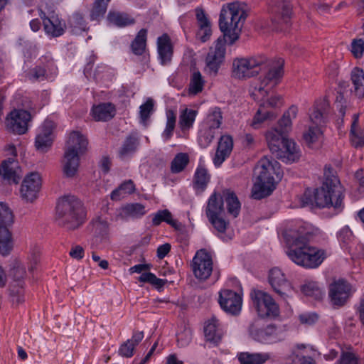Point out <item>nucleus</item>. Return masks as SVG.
<instances>
[{"label": "nucleus", "instance_id": "51", "mask_svg": "<svg viewBox=\"0 0 364 364\" xmlns=\"http://www.w3.org/2000/svg\"><path fill=\"white\" fill-rule=\"evenodd\" d=\"M138 280L140 282L149 283L158 290H161L167 282V280L159 279L151 272L142 273Z\"/></svg>", "mask_w": 364, "mask_h": 364}, {"label": "nucleus", "instance_id": "10", "mask_svg": "<svg viewBox=\"0 0 364 364\" xmlns=\"http://www.w3.org/2000/svg\"><path fill=\"white\" fill-rule=\"evenodd\" d=\"M268 280L273 291L281 299L287 301V299L291 296L293 287L282 271L277 267L271 269L269 272Z\"/></svg>", "mask_w": 364, "mask_h": 364}, {"label": "nucleus", "instance_id": "61", "mask_svg": "<svg viewBox=\"0 0 364 364\" xmlns=\"http://www.w3.org/2000/svg\"><path fill=\"white\" fill-rule=\"evenodd\" d=\"M192 339L191 331L189 329H185L177 334V343L180 347L187 346Z\"/></svg>", "mask_w": 364, "mask_h": 364}, {"label": "nucleus", "instance_id": "20", "mask_svg": "<svg viewBox=\"0 0 364 364\" xmlns=\"http://www.w3.org/2000/svg\"><path fill=\"white\" fill-rule=\"evenodd\" d=\"M328 104L326 100L319 99L315 101L309 112L310 121L313 124L322 127L327 122Z\"/></svg>", "mask_w": 364, "mask_h": 364}, {"label": "nucleus", "instance_id": "1", "mask_svg": "<svg viewBox=\"0 0 364 364\" xmlns=\"http://www.w3.org/2000/svg\"><path fill=\"white\" fill-rule=\"evenodd\" d=\"M246 13L238 1L224 4L220 10L219 28L223 33L211 47L205 58V71L215 76L225 60V44H234L240 38Z\"/></svg>", "mask_w": 364, "mask_h": 364}, {"label": "nucleus", "instance_id": "3", "mask_svg": "<svg viewBox=\"0 0 364 364\" xmlns=\"http://www.w3.org/2000/svg\"><path fill=\"white\" fill-rule=\"evenodd\" d=\"M310 233L304 228L289 230L284 233L287 245L286 253L299 266L306 269L319 267L326 257L325 250L309 245Z\"/></svg>", "mask_w": 364, "mask_h": 364}, {"label": "nucleus", "instance_id": "31", "mask_svg": "<svg viewBox=\"0 0 364 364\" xmlns=\"http://www.w3.org/2000/svg\"><path fill=\"white\" fill-rule=\"evenodd\" d=\"M223 197L226 203L228 212L234 218H236L240 211V203L236 194L230 189H226L223 191Z\"/></svg>", "mask_w": 364, "mask_h": 364}, {"label": "nucleus", "instance_id": "9", "mask_svg": "<svg viewBox=\"0 0 364 364\" xmlns=\"http://www.w3.org/2000/svg\"><path fill=\"white\" fill-rule=\"evenodd\" d=\"M31 119V115L29 112L21 109H15L6 117L5 125L9 132L21 135L27 132Z\"/></svg>", "mask_w": 364, "mask_h": 364}, {"label": "nucleus", "instance_id": "54", "mask_svg": "<svg viewBox=\"0 0 364 364\" xmlns=\"http://www.w3.org/2000/svg\"><path fill=\"white\" fill-rule=\"evenodd\" d=\"M222 121L223 115L220 108L214 107L209 112L202 123H207V124L220 128Z\"/></svg>", "mask_w": 364, "mask_h": 364}, {"label": "nucleus", "instance_id": "59", "mask_svg": "<svg viewBox=\"0 0 364 364\" xmlns=\"http://www.w3.org/2000/svg\"><path fill=\"white\" fill-rule=\"evenodd\" d=\"M208 220L218 232L224 233L225 232L228 222L225 220L222 215L208 218Z\"/></svg>", "mask_w": 364, "mask_h": 364}, {"label": "nucleus", "instance_id": "5", "mask_svg": "<svg viewBox=\"0 0 364 364\" xmlns=\"http://www.w3.org/2000/svg\"><path fill=\"white\" fill-rule=\"evenodd\" d=\"M56 220L67 230L78 228L84 222L85 212L81 202L73 196L59 200L56 207Z\"/></svg>", "mask_w": 364, "mask_h": 364}, {"label": "nucleus", "instance_id": "62", "mask_svg": "<svg viewBox=\"0 0 364 364\" xmlns=\"http://www.w3.org/2000/svg\"><path fill=\"white\" fill-rule=\"evenodd\" d=\"M299 318L303 324L312 325L317 321L318 316L315 313H307L301 314Z\"/></svg>", "mask_w": 364, "mask_h": 364}, {"label": "nucleus", "instance_id": "53", "mask_svg": "<svg viewBox=\"0 0 364 364\" xmlns=\"http://www.w3.org/2000/svg\"><path fill=\"white\" fill-rule=\"evenodd\" d=\"M154 101L151 98H148L145 103L139 107V116L141 122L146 127L149 119L154 112Z\"/></svg>", "mask_w": 364, "mask_h": 364}, {"label": "nucleus", "instance_id": "40", "mask_svg": "<svg viewBox=\"0 0 364 364\" xmlns=\"http://www.w3.org/2000/svg\"><path fill=\"white\" fill-rule=\"evenodd\" d=\"M210 175L206 168L198 166L193 178V188L196 190L203 191L210 181Z\"/></svg>", "mask_w": 364, "mask_h": 364}, {"label": "nucleus", "instance_id": "28", "mask_svg": "<svg viewBox=\"0 0 364 364\" xmlns=\"http://www.w3.org/2000/svg\"><path fill=\"white\" fill-rule=\"evenodd\" d=\"M115 107L112 103H102L94 106L92 114L96 121H108L115 115Z\"/></svg>", "mask_w": 364, "mask_h": 364}, {"label": "nucleus", "instance_id": "38", "mask_svg": "<svg viewBox=\"0 0 364 364\" xmlns=\"http://www.w3.org/2000/svg\"><path fill=\"white\" fill-rule=\"evenodd\" d=\"M135 189L134 181L131 179L127 180L111 193L110 198L112 200H119L127 195L133 193Z\"/></svg>", "mask_w": 364, "mask_h": 364}, {"label": "nucleus", "instance_id": "26", "mask_svg": "<svg viewBox=\"0 0 364 364\" xmlns=\"http://www.w3.org/2000/svg\"><path fill=\"white\" fill-rule=\"evenodd\" d=\"M266 141L269 149L273 154H276L287 139L286 134L279 131L277 128L272 129L266 133Z\"/></svg>", "mask_w": 364, "mask_h": 364}, {"label": "nucleus", "instance_id": "17", "mask_svg": "<svg viewBox=\"0 0 364 364\" xmlns=\"http://www.w3.org/2000/svg\"><path fill=\"white\" fill-rule=\"evenodd\" d=\"M0 175L9 183H18L21 178V169L14 158L4 160L0 165Z\"/></svg>", "mask_w": 364, "mask_h": 364}, {"label": "nucleus", "instance_id": "47", "mask_svg": "<svg viewBox=\"0 0 364 364\" xmlns=\"http://www.w3.org/2000/svg\"><path fill=\"white\" fill-rule=\"evenodd\" d=\"M24 74L26 79L31 82L45 80L48 77L46 68L41 65H36L26 70Z\"/></svg>", "mask_w": 364, "mask_h": 364}, {"label": "nucleus", "instance_id": "34", "mask_svg": "<svg viewBox=\"0 0 364 364\" xmlns=\"http://www.w3.org/2000/svg\"><path fill=\"white\" fill-rule=\"evenodd\" d=\"M253 306L260 316H264V307L270 300V295L260 290H254L250 294Z\"/></svg>", "mask_w": 364, "mask_h": 364}, {"label": "nucleus", "instance_id": "18", "mask_svg": "<svg viewBox=\"0 0 364 364\" xmlns=\"http://www.w3.org/2000/svg\"><path fill=\"white\" fill-rule=\"evenodd\" d=\"M275 156L283 162L291 164L299 161L301 157V151L294 141L287 138L279 151L276 153Z\"/></svg>", "mask_w": 364, "mask_h": 364}, {"label": "nucleus", "instance_id": "8", "mask_svg": "<svg viewBox=\"0 0 364 364\" xmlns=\"http://www.w3.org/2000/svg\"><path fill=\"white\" fill-rule=\"evenodd\" d=\"M272 23L281 31L289 28L291 21V6L286 0H271Z\"/></svg>", "mask_w": 364, "mask_h": 364}, {"label": "nucleus", "instance_id": "4", "mask_svg": "<svg viewBox=\"0 0 364 364\" xmlns=\"http://www.w3.org/2000/svg\"><path fill=\"white\" fill-rule=\"evenodd\" d=\"M340 179L335 169L330 165H326L323 171V181L320 188L314 190L307 188L299 198L301 207L339 208L341 202L338 196L335 203L332 201V196L335 188L340 184Z\"/></svg>", "mask_w": 364, "mask_h": 364}, {"label": "nucleus", "instance_id": "24", "mask_svg": "<svg viewBox=\"0 0 364 364\" xmlns=\"http://www.w3.org/2000/svg\"><path fill=\"white\" fill-rule=\"evenodd\" d=\"M360 114H354L350 130V140L352 146L356 149L364 146V132L359 125Z\"/></svg>", "mask_w": 364, "mask_h": 364}, {"label": "nucleus", "instance_id": "21", "mask_svg": "<svg viewBox=\"0 0 364 364\" xmlns=\"http://www.w3.org/2000/svg\"><path fill=\"white\" fill-rule=\"evenodd\" d=\"M233 148V140L230 135H223L220 138L217 150L213 158L215 166H220L229 157Z\"/></svg>", "mask_w": 364, "mask_h": 364}, {"label": "nucleus", "instance_id": "36", "mask_svg": "<svg viewBox=\"0 0 364 364\" xmlns=\"http://www.w3.org/2000/svg\"><path fill=\"white\" fill-rule=\"evenodd\" d=\"M298 112V108L296 106H291L289 109L284 113L282 117L278 122V129L279 132L287 134L291 128V119L296 118Z\"/></svg>", "mask_w": 364, "mask_h": 364}, {"label": "nucleus", "instance_id": "37", "mask_svg": "<svg viewBox=\"0 0 364 364\" xmlns=\"http://www.w3.org/2000/svg\"><path fill=\"white\" fill-rule=\"evenodd\" d=\"M108 21L119 27H124L134 24L135 20L130 15L119 11H110L107 16Z\"/></svg>", "mask_w": 364, "mask_h": 364}, {"label": "nucleus", "instance_id": "14", "mask_svg": "<svg viewBox=\"0 0 364 364\" xmlns=\"http://www.w3.org/2000/svg\"><path fill=\"white\" fill-rule=\"evenodd\" d=\"M41 187V178L38 173L31 172L26 175L21 187V198L28 201L33 202L38 197Z\"/></svg>", "mask_w": 364, "mask_h": 364}, {"label": "nucleus", "instance_id": "52", "mask_svg": "<svg viewBox=\"0 0 364 364\" xmlns=\"http://www.w3.org/2000/svg\"><path fill=\"white\" fill-rule=\"evenodd\" d=\"M110 0H95L90 12L92 20H98L102 17L107 11V6Z\"/></svg>", "mask_w": 364, "mask_h": 364}, {"label": "nucleus", "instance_id": "6", "mask_svg": "<svg viewBox=\"0 0 364 364\" xmlns=\"http://www.w3.org/2000/svg\"><path fill=\"white\" fill-rule=\"evenodd\" d=\"M88 141L78 132L70 133L64 154L63 173L67 177H73L80 164V154L85 152Z\"/></svg>", "mask_w": 364, "mask_h": 364}, {"label": "nucleus", "instance_id": "60", "mask_svg": "<svg viewBox=\"0 0 364 364\" xmlns=\"http://www.w3.org/2000/svg\"><path fill=\"white\" fill-rule=\"evenodd\" d=\"M134 344L132 343V341L127 340L123 343L119 349V354L125 358H131L134 355Z\"/></svg>", "mask_w": 364, "mask_h": 364}, {"label": "nucleus", "instance_id": "12", "mask_svg": "<svg viewBox=\"0 0 364 364\" xmlns=\"http://www.w3.org/2000/svg\"><path fill=\"white\" fill-rule=\"evenodd\" d=\"M256 169L258 171L257 179L260 181L275 183L276 176L277 180H281L282 173L280 171L279 164L271 157L263 156L257 163Z\"/></svg>", "mask_w": 364, "mask_h": 364}, {"label": "nucleus", "instance_id": "50", "mask_svg": "<svg viewBox=\"0 0 364 364\" xmlns=\"http://www.w3.org/2000/svg\"><path fill=\"white\" fill-rule=\"evenodd\" d=\"M302 291L308 296L313 297L316 300H321L324 293L316 282H309L302 287Z\"/></svg>", "mask_w": 364, "mask_h": 364}, {"label": "nucleus", "instance_id": "41", "mask_svg": "<svg viewBox=\"0 0 364 364\" xmlns=\"http://www.w3.org/2000/svg\"><path fill=\"white\" fill-rule=\"evenodd\" d=\"M147 31L145 28L141 29L136 34L135 38L132 42L131 49L134 54L141 55L146 46Z\"/></svg>", "mask_w": 364, "mask_h": 364}, {"label": "nucleus", "instance_id": "19", "mask_svg": "<svg viewBox=\"0 0 364 364\" xmlns=\"http://www.w3.org/2000/svg\"><path fill=\"white\" fill-rule=\"evenodd\" d=\"M43 20V28L47 35L50 37H58L65 32V23L58 16L53 14L47 17L45 14L41 16Z\"/></svg>", "mask_w": 364, "mask_h": 364}, {"label": "nucleus", "instance_id": "25", "mask_svg": "<svg viewBox=\"0 0 364 364\" xmlns=\"http://www.w3.org/2000/svg\"><path fill=\"white\" fill-rule=\"evenodd\" d=\"M196 15L199 25L197 36L202 42H205L210 38L212 34L210 22L203 9H196Z\"/></svg>", "mask_w": 364, "mask_h": 364}, {"label": "nucleus", "instance_id": "33", "mask_svg": "<svg viewBox=\"0 0 364 364\" xmlns=\"http://www.w3.org/2000/svg\"><path fill=\"white\" fill-rule=\"evenodd\" d=\"M328 299L335 309L341 306V279H333L328 284Z\"/></svg>", "mask_w": 364, "mask_h": 364}, {"label": "nucleus", "instance_id": "57", "mask_svg": "<svg viewBox=\"0 0 364 364\" xmlns=\"http://www.w3.org/2000/svg\"><path fill=\"white\" fill-rule=\"evenodd\" d=\"M350 51L355 58H361L364 53V41L361 38L353 39L351 43Z\"/></svg>", "mask_w": 364, "mask_h": 364}, {"label": "nucleus", "instance_id": "35", "mask_svg": "<svg viewBox=\"0 0 364 364\" xmlns=\"http://www.w3.org/2000/svg\"><path fill=\"white\" fill-rule=\"evenodd\" d=\"M350 80L354 85V91L359 98L364 97V72L362 69L355 67L350 73Z\"/></svg>", "mask_w": 364, "mask_h": 364}, {"label": "nucleus", "instance_id": "39", "mask_svg": "<svg viewBox=\"0 0 364 364\" xmlns=\"http://www.w3.org/2000/svg\"><path fill=\"white\" fill-rule=\"evenodd\" d=\"M14 247L12 233L9 229L0 230V255H9Z\"/></svg>", "mask_w": 364, "mask_h": 364}, {"label": "nucleus", "instance_id": "30", "mask_svg": "<svg viewBox=\"0 0 364 364\" xmlns=\"http://www.w3.org/2000/svg\"><path fill=\"white\" fill-rule=\"evenodd\" d=\"M271 355L269 353L242 352L237 355L240 364H263L269 360Z\"/></svg>", "mask_w": 364, "mask_h": 364}, {"label": "nucleus", "instance_id": "13", "mask_svg": "<svg viewBox=\"0 0 364 364\" xmlns=\"http://www.w3.org/2000/svg\"><path fill=\"white\" fill-rule=\"evenodd\" d=\"M218 302L225 312L237 315L241 311L242 299L240 294L232 290L223 289L219 293Z\"/></svg>", "mask_w": 364, "mask_h": 364}, {"label": "nucleus", "instance_id": "48", "mask_svg": "<svg viewBox=\"0 0 364 364\" xmlns=\"http://www.w3.org/2000/svg\"><path fill=\"white\" fill-rule=\"evenodd\" d=\"M189 163V156L186 153L177 154L171 163V171L178 173L183 171Z\"/></svg>", "mask_w": 364, "mask_h": 364}, {"label": "nucleus", "instance_id": "7", "mask_svg": "<svg viewBox=\"0 0 364 364\" xmlns=\"http://www.w3.org/2000/svg\"><path fill=\"white\" fill-rule=\"evenodd\" d=\"M266 56L258 55L250 58H237L233 60L232 65V75L236 79H246L253 77L259 73L262 69L276 65Z\"/></svg>", "mask_w": 364, "mask_h": 364}, {"label": "nucleus", "instance_id": "22", "mask_svg": "<svg viewBox=\"0 0 364 364\" xmlns=\"http://www.w3.org/2000/svg\"><path fill=\"white\" fill-rule=\"evenodd\" d=\"M157 51L161 65H167L171 61L173 46L167 33H164L157 38Z\"/></svg>", "mask_w": 364, "mask_h": 364}, {"label": "nucleus", "instance_id": "49", "mask_svg": "<svg viewBox=\"0 0 364 364\" xmlns=\"http://www.w3.org/2000/svg\"><path fill=\"white\" fill-rule=\"evenodd\" d=\"M197 112L193 109L186 108L179 117V124L182 131L189 129L196 119Z\"/></svg>", "mask_w": 364, "mask_h": 364}, {"label": "nucleus", "instance_id": "15", "mask_svg": "<svg viewBox=\"0 0 364 364\" xmlns=\"http://www.w3.org/2000/svg\"><path fill=\"white\" fill-rule=\"evenodd\" d=\"M250 336L256 341L267 343L277 338V328L274 324L262 325L259 321L252 323L249 328Z\"/></svg>", "mask_w": 364, "mask_h": 364}, {"label": "nucleus", "instance_id": "43", "mask_svg": "<svg viewBox=\"0 0 364 364\" xmlns=\"http://www.w3.org/2000/svg\"><path fill=\"white\" fill-rule=\"evenodd\" d=\"M14 222V215L6 203H0V230L9 229Z\"/></svg>", "mask_w": 364, "mask_h": 364}, {"label": "nucleus", "instance_id": "58", "mask_svg": "<svg viewBox=\"0 0 364 364\" xmlns=\"http://www.w3.org/2000/svg\"><path fill=\"white\" fill-rule=\"evenodd\" d=\"M270 300L264 307V316L276 317L279 314V308L274 299L270 295Z\"/></svg>", "mask_w": 364, "mask_h": 364}, {"label": "nucleus", "instance_id": "23", "mask_svg": "<svg viewBox=\"0 0 364 364\" xmlns=\"http://www.w3.org/2000/svg\"><path fill=\"white\" fill-rule=\"evenodd\" d=\"M204 335L206 341L218 345L222 340L223 331L219 321L215 317L205 322L204 326Z\"/></svg>", "mask_w": 364, "mask_h": 364}, {"label": "nucleus", "instance_id": "16", "mask_svg": "<svg viewBox=\"0 0 364 364\" xmlns=\"http://www.w3.org/2000/svg\"><path fill=\"white\" fill-rule=\"evenodd\" d=\"M55 123L46 120L41 127L40 132L36 137L35 146L41 152H46L53 143L52 134L55 129Z\"/></svg>", "mask_w": 364, "mask_h": 364}, {"label": "nucleus", "instance_id": "64", "mask_svg": "<svg viewBox=\"0 0 364 364\" xmlns=\"http://www.w3.org/2000/svg\"><path fill=\"white\" fill-rule=\"evenodd\" d=\"M343 364H358V358L353 352H343Z\"/></svg>", "mask_w": 364, "mask_h": 364}, {"label": "nucleus", "instance_id": "45", "mask_svg": "<svg viewBox=\"0 0 364 364\" xmlns=\"http://www.w3.org/2000/svg\"><path fill=\"white\" fill-rule=\"evenodd\" d=\"M162 222H166L171 226L177 228L178 222L173 219L171 213L167 210H162L157 211L153 216L152 224L154 226L159 225Z\"/></svg>", "mask_w": 364, "mask_h": 364}, {"label": "nucleus", "instance_id": "63", "mask_svg": "<svg viewBox=\"0 0 364 364\" xmlns=\"http://www.w3.org/2000/svg\"><path fill=\"white\" fill-rule=\"evenodd\" d=\"M326 74L329 78L337 81L339 75V64L335 62L330 63L326 70Z\"/></svg>", "mask_w": 364, "mask_h": 364}, {"label": "nucleus", "instance_id": "29", "mask_svg": "<svg viewBox=\"0 0 364 364\" xmlns=\"http://www.w3.org/2000/svg\"><path fill=\"white\" fill-rule=\"evenodd\" d=\"M219 127L201 123L198 132V144L200 147L205 148L213 141Z\"/></svg>", "mask_w": 364, "mask_h": 364}, {"label": "nucleus", "instance_id": "44", "mask_svg": "<svg viewBox=\"0 0 364 364\" xmlns=\"http://www.w3.org/2000/svg\"><path fill=\"white\" fill-rule=\"evenodd\" d=\"M139 145V139L134 135L127 136L119 151V156L120 158L124 159L132 154H134Z\"/></svg>", "mask_w": 364, "mask_h": 364}, {"label": "nucleus", "instance_id": "56", "mask_svg": "<svg viewBox=\"0 0 364 364\" xmlns=\"http://www.w3.org/2000/svg\"><path fill=\"white\" fill-rule=\"evenodd\" d=\"M166 129L164 131L163 136L166 140H168L172 134L175 128L176 121V115L174 111L168 110L166 112Z\"/></svg>", "mask_w": 364, "mask_h": 364}, {"label": "nucleus", "instance_id": "11", "mask_svg": "<svg viewBox=\"0 0 364 364\" xmlns=\"http://www.w3.org/2000/svg\"><path fill=\"white\" fill-rule=\"evenodd\" d=\"M191 268L195 277L200 280H206L213 272V260L211 255L205 250L201 249L196 252Z\"/></svg>", "mask_w": 364, "mask_h": 364}, {"label": "nucleus", "instance_id": "46", "mask_svg": "<svg viewBox=\"0 0 364 364\" xmlns=\"http://www.w3.org/2000/svg\"><path fill=\"white\" fill-rule=\"evenodd\" d=\"M322 134L321 127L312 124L304 131L303 139L308 146H311L321 139Z\"/></svg>", "mask_w": 364, "mask_h": 364}, {"label": "nucleus", "instance_id": "42", "mask_svg": "<svg viewBox=\"0 0 364 364\" xmlns=\"http://www.w3.org/2000/svg\"><path fill=\"white\" fill-rule=\"evenodd\" d=\"M146 213V208L144 205L134 203H128L122 208V215L124 218H139Z\"/></svg>", "mask_w": 364, "mask_h": 364}, {"label": "nucleus", "instance_id": "32", "mask_svg": "<svg viewBox=\"0 0 364 364\" xmlns=\"http://www.w3.org/2000/svg\"><path fill=\"white\" fill-rule=\"evenodd\" d=\"M274 188V183L271 182V183H269L268 182L260 181L257 179L252 189V197L254 199L260 200L269 196Z\"/></svg>", "mask_w": 364, "mask_h": 364}, {"label": "nucleus", "instance_id": "27", "mask_svg": "<svg viewBox=\"0 0 364 364\" xmlns=\"http://www.w3.org/2000/svg\"><path fill=\"white\" fill-rule=\"evenodd\" d=\"M205 212L208 218L222 215L224 213L223 197L219 193H213L208 199Z\"/></svg>", "mask_w": 364, "mask_h": 364}, {"label": "nucleus", "instance_id": "2", "mask_svg": "<svg viewBox=\"0 0 364 364\" xmlns=\"http://www.w3.org/2000/svg\"><path fill=\"white\" fill-rule=\"evenodd\" d=\"M284 65L283 59L277 60L276 65L269 68L259 84L255 86L251 92V95L255 100L262 102L251 123V126L255 129H258L260 124L266 120L273 119L276 117L275 112L270 110V108H277L283 105V100L280 95H274L270 98H267V97L269 91L277 86L282 77Z\"/></svg>", "mask_w": 364, "mask_h": 364}, {"label": "nucleus", "instance_id": "55", "mask_svg": "<svg viewBox=\"0 0 364 364\" xmlns=\"http://www.w3.org/2000/svg\"><path fill=\"white\" fill-rule=\"evenodd\" d=\"M204 86V80L199 71L194 72L191 77L189 85V92L191 94L196 95L200 92Z\"/></svg>", "mask_w": 364, "mask_h": 364}]
</instances>
